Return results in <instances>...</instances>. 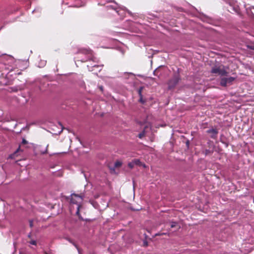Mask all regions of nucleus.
<instances>
[{"label":"nucleus","instance_id":"nucleus-1","mask_svg":"<svg viewBox=\"0 0 254 254\" xmlns=\"http://www.w3.org/2000/svg\"><path fill=\"white\" fill-rule=\"evenodd\" d=\"M83 199V196L82 195H78L75 193H72L71 195V199H70V202H71V206L70 208V211H72V207L73 206L72 205L73 204H76V210L75 212V215L76 216L78 217V220L80 221H85V219H84L79 214V211L80 208L82 207V203Z\"/></svg>","mask_w":254,"mask_h":254},{"label":"nucleus","instance_id":"nucleus-2","mask_svg":"<svg viewBox=\"0 0 254 254\" xmlns=\"http://www.w3.org/2000/svg\"><path fill=\"white\" fill-rule=\"evenodd\" d=\"M77 54L85 55L84 58L81 59L80 61L85 63L89 61H94L95 58L94 56L93 51L90 49L81 48L78 49Z\"/></svg>","mask_w":254,"mask_h":254},{"label":"nucleus","instance_id":"nucleus-3","mask_svg":"<svg viewBox=\"0 0 254 254\" xmlns=\"http://www.w3.org/2000/svg\"><path fill=\"white\" fill-rule=\"evenodd\" d=\"M180 80V75L178 74H175L172 78L169 80L168 82V89H174Z\"/></svg>","mask_w":254,"mask_h":254},{"label":"nucleus","instance_id":"nucleus-4","mask_svg":"<svg viewBox=\"0 0 254 254\" xmlns=\"http://www.w3.org/2000/svg\"><path fill=\"white\" fill-rule=\"evenodd\" d=\"M211 73L217 74L221 76L227 75L228 72L226 71L223 66H215L211 69Z\"/></svg>","mask_w":254,"mask_h":254},{"label":"nucleus","instance_id":"nucleus-5","mask_svg":"<svg viewBox=\"0 0 254 254\" xmlns=\"http://www.w3.org/2000/svg\"><path fill=\"white\" fill-rule=\"evenodd\" d=\"M235 78L233 77H223L221 79L220 84L222 86L226 87L232 84Z\"/></svg>","mask_w":254,"mask_h":254},{"label":"nucleus","instance_id":"nucleus-6","mask_svg":"<svg viewBox=\"0 0 254 254\" xmlns=\"http://www.w3.org/2000/svg\"><path fill=\"white\" fill-rule=\"evenodd\" d=\"M8 60L10 61V63L12 64L13 65H10L11 67V68H9L10 71H13L14 70L15 68H17L18 66L21 62L19 60H15L13 57H9ZM9 69V68H8Z\"/></svg>","mask_w":254,"mask_h":254},{"label":"nucleus","instance_id":"nucleus-7","mask_svg":"<svg viewBox=\"0 0 254 254\" xmlns=\"http://www.w3.org/2000/svg\"><path fill=\"white\" fill-rule=\"evenodd\" d=\"M207 133L210 134L211 138L216 139L217 137L218 131L216 129L211 128L206 131Z\"/></svg>","mask_w":254,"mask_h":254},{"label":"nucleus","instance_id":"nucleus-8","mask_svg":"<svg viewBox=\"0 0 254 254\" xmlns=\"http://www.w3.org/2000/svg\"><path fill=\"white\" fill-rule=\"evenodd\" d=\"M167 224H168V227H170L171 228H176L177 229H178L180 228V226L178 225V223H174V224H172L171 225H170L171 224V223H166Z\"/></svg>","mask_w":254,"mask_h":254},{"label":"nucleus","instance_id":"nucleus-9","mask_svg":"<svg viewBox=\"0 0 254 254\" xmlns=\"http://www.w3.org/2000/svg\"><path fill=\"white\" fill-rule=\"evenodd\" d=\"M27 143L28 141L25 139L23 138L21 144L19 146L15 152H18L20 150V147L22 145L27 144Z\"/></svg>","mask_w":254,"mask_h":254},{"label":"nucleus","instance_id":"nucleus-10","mask_svg":"<svg viewBox=\"0 0 254 254\" xmlns=\"http://www.w3.org/2000/svg\"><path fill=\"white\" fill-rule=\"evenodd\" d=\"M146 128V127H145L143 129V131L138 134V137L139 138H142L145 135V128Z\"/></svg>","mask_w":254,"mask_h":254},{"label":"nucleus","instance_id":"nucleus-11","mask_svg":"<svg viewBox=\"0 0 254 254\" xmlns=\"http://www.w3.org/2000/svg\"><path fill=\"white\" fill-rule=\"evenodd\" d=\"M213 153V151H211L209 149H205L204 150V154L205 155H210V154H212Z\"/></svg>","mask_w":254,"mask_h":254},{"label":"nucleus","instance_id":"nucleus-12","mask_svg":"<svg viewBox=\"0 0 254 254\" xmlns=\"http://www.w3.org/2000/svg\"><path fill=\"white\" fill-rule=\"evenodd\" d=\"M122 166V163L120 161H116L115 163V167L116 168H119Z\"/></svg>","mask_w":254,"mask_h":254},{"label":"nucleus","instance_id":"nucleus-13","mask_svg":"<svg viewBox=\"0 0 254 254\" xmlns=\"http://www.w3.org/2000/svg\"><path fill=\"white\" fill-rule=\"evenodd\" d=\"M133 163H134V164L137 165H140L141 162L138 159H135L133 161Z\"/></svg>","mask_w":254,"mask_h":254},{"label":"nucleus","instance_id":"nucleus-14","mask_svg":"<svg viewBox=\"0 0 254 254\" xmlns=\"http://www.w3.org/2000/svg\"><path fill=\"white\" fill-rule=\"evenodd\" d=\"M143 89V87H140L138 90V95L139 96H142L141 92H142Z\"/></svg>","mask_w":254,"mask_h":254},{"label":"nucleus","instance_id":"nucleus-15","mask_svg":"<svg viewBox=\"0 0 254 254\" xmlns=\"http://www.w3.org/2000/svg\"><path fill=\"white\" fill-rule=\"evenodd\" d=\"M29 243L33 245L36 246L37 245V242L35 240H32L29 242Z\"/></svg>","mask_w":254,"mask_h":254},{"label":"nucleus","instance_id":"nucleus-16","mask_svg":"<svg viewBox=\"0 0 254 254\" xmlns=\"http://www.w3.org/2000/svg\"><path fill=\"white\" fill-rule=\"evenodd\" d=\"M134 163H133V161L132 162H130L128 163V167L130 168H132L134 166Z\"/></svg>","mask_w":254,"mask_h":254},{"label":"nucleus","instance_id":"nucleus-17","mask_svg":"<svg viewBox=\"0 0 254 254\" xmlns=\"http://www.w3.org/2000/svg\"><path fill=\"white\" fill-rule=\"evenodd\" d=\"M234 10L237 12V13H239V7L237 6V7H234Z\"/></svg>","mask_w":254,"mask_h":254},{"label":"nucleus","instance_id":"nucleus-18","mask_svg":"<svg viewBox=\"0 0 254 254\" xmlns=\"http://www.w3.org/2000/svg\"><path fill=\"white\" fill-rule=\"evenodd\" d=\"M139 102L142 103H144L145 102V101L143 100V96H139Z\"/></svg>","mask_w":254,"mask_h":254},{"label":"nucleus","instance_id":"nucleus-19","mask_svg":"<svg viewBox=\"0 0 254 254\" xmlns=\"http://www.w3.org/2000/svg\"><path fill=\"white\" fill-rule=\"evenodd\" d=\"M143 246L147 247L148 246V243L146 241L143 242Z\"/></svg>","mask_w":254,"mask_h":254},{"label":"nucleus","instance_id":"nucleus-20","mask_svg":"<svg viewBox=\"0 0 254 254\" xmlns=\"http://www.w3.org/2000/svg\"><path fill=\"white\" fill-rule=\"evenodd\" d=\"M189 144H190V141H189V140H188V141L186 142V145H187V146H189Z\"/></svg>","mask_w":254,"mask_h":254},{"label":"nucleus","instance_id":"nucleus-21","mask_svg":"<svg viewBox=\"0 0 254 254\" xmlns=\"http://www.w3.org/2000/svg\"><path fill=\"white\" fill-rule=\"evenodd\" d=\"M28 237L29 238H31V233H29V234L28 235Z\"/></svg>","mask_w":254,"mask_h":254},{"label":"nucleus","instance_id":"nucleus-22","mask_svg":"<svg viewBox=\"0 0 254 254\" xmlns=\"http://www.w3.org/2000/svg\"><path fill=\"white\" fill-rule=\"evenodd\" d=\"M248 47L251 49L254 50V46H249Z\"/></svg>","mask_w":254,"mask_h":254},{"label":"nucleus","instance_id":"nucleus-23","mask_svg":"<svg viewBox=\"0 0 254 254\" xmlns=\"http://www.w3.org/2000/svg\"><path fill=\"white\" fill-rule=\"evenodd\" d=\"M33 226V223H30V228H32Z\"/></svg>","mask_w":254,"mask_h":254},{"label":"nucleus","instance_id":"nucleus-24","mask_svg":"<svg viewBox=\"0 0 254 254\" xmlns=\"http://www.w3.org/2000/svg\"><path fill=\"white\" fill-rule=\"evenodd\" d=\"M100 89L102 91L103 90V87L102 86L100 87Z\"/></svg>","mask_w":254,"mask_h":254},{"label":"nucleus","instance_id":"nucleus-25","mask_svg":"<svg viewBox=\"0 0 254 254\" xmlns=\"http://www.w3.org/2000/svg\"><path fill=\"white\" fill-rule=\"evenodd\" d=\"M29 222L32 223V222H33V221H30Z\"/></svg>","mask_w":254,"mask_h":254}]
</instances>
